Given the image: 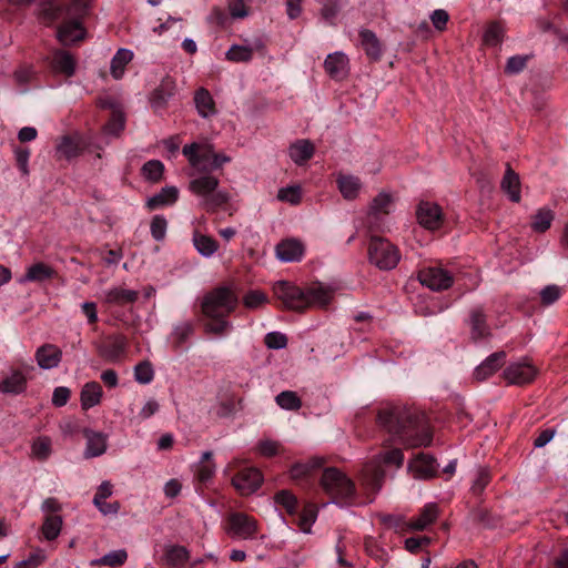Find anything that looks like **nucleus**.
Wrapping results in <instances>:
<instances>
[{"mask_svg": "<svg viewBox=\"0 0 568 568\" xmlns=\"http://www.w3.org/2000/svg\"><path fill=\"white\" fill-rule=\"evenodd\" d=\"M103 396L102 386L98 382H88L83 385L80 394L81 407L84 410L100 404Z\"/></svg>", "mask_w": 568, "mask_h": 568, "instance_id": "obj_25", "label": "nucleus"}, {"mask_svg": "<svg viewBox=\"0 0 568 568\" xmlns=\"http://www.w3.org/2000/svg\"><path fill=\"white\" fill-rule=\"evenodd\" d=\"M430 544L426 536H416L405 539V549L412 554H418Z\"/></svg>", "mask_w": 568, "mask_h": 568, "instance_id": "obj_64", "label": "nucleus"}, {"mask_svg": "<svg viewBox=\"0 0 568 568\" xmlns=\"http://www.w3.org/2000/svg\"><path fill=\"white\" fill-rule=\"evenodd\" d=\"M361 45L365 51L366 55L373 60L377 61L381 59L383 50L379 40L376 34L367 29H363L359 31Z\"/></svg>", "mask_w": 568, "mask_h": 568, "instance_id": "obj_26", "label": "nucleus"}, {"mask_svg": "<svg viewBox=\"0 0 568 568\" xmlns=\"http://www.w3.org/2000/svg\"><path fill=\"white\" fill-rule=\"evenodd\" d=\"M437 460L425 453H418L409 463V469L415 473V477L419 479H429L437 476Z\"/></svg>", "mask_w": 568, "mask_h": 568, "instance_id": "obj_15", "label": "nucleus"}, {"mask_svg": "<svg viewBox=\"0 0 568 568\" xmlns=\"http://www.w3.org/2000/svg\"><path fill=\"white\" fill-rule=\"evenodd\" d=\"M215 474V464L212 452H204L196 468V478L201 484H206Z\"/></svg>", "mask_w": 568, "mask_h": 568, "instance_id": "obj_40", "label": "nucleus"}, {"mask_svg": "<svg viewBox=\"0 0 568 568\" xmlns=\"http://www.w3.org/2000/svg\"><path fill=\"white\" fill-rule=\"evenodd\" d=\"M87 454L91 457H98L106 450V436L99 432L85 430Z\"/></svg>", "mask_w": 568, "mask_h": 568, "instance_id": "obj_38", "label": "nucleus"}, {"mask_svg": "<svg viewBox=\"0 0 568 568\" xmlns=\"http://www.w3.org/2000/svg\"><path fill=\"white\" fill-rule=\"evenodd\" d=\"M501 190L508 195L509 200L518 203L520 201V180L519 175L507 163L504 178L500 183Z\"/></svg>", "mask_w": 568, "mask_h": 568, "instance_id": "obj_24", "label": "nucleus"}, {"mask_svg": "<svg viewBox=\"0 0 568 568\" xmlns=\"http://www.w3.org/2000/svg\"><path fill=\"white\" fill-rule=\"evenodd\" d=\"M538 369L527 361L509 364L503 375L511 385L524 386L530 384L537 376Z\"/></svg>", "mask_w": 568, "mask_h": 568, "instance_id": "obj_12", "label": "nucleus"}, {"mask_svg": "<svg viewBox=\"0 0 568 568\" xmlns=\"http://www.w3.org/2000/svg\"><path fill=\"white\" fill-rule=\"evenodd\" d=\"M26 387L27 379L19 371H14L0 383V392L4 394L18 395L24 392Z\"/></svg>", "mask_w": 568, "mask_h": 568, "instance_id": "obj_36", "label": "nucleus"}, {"mask_svg": "<svg viewBox=\"0 0 568 568\" xmlns=\"http://www.w3.org/2000/svg\"><path fill=\"white\" fill-rule=\"evenodd\" d=\"M175 81L170 75L164 77L151 94L150 102L152 108L155 111L164 109L169 100L175 94Z\"/></svg>", "mask_w": 568, "mask_h": 568, "instance_id": "obj_16", "label": "nucleus"}, {"mask_svg": "<svg viewBox=\"0 0 568 568\" xmlns=\"http://www.w3.org/2000/svg\"><path fill=\"white\" fill-rule=\"evenodd\" d=\"M97 349L100 356L109 362L120 361L126 349V338L120 334L109 335L97 346Z\"/></svg>", "mask_w": 568, "mask_h": 568, "instance_id": "obj_13", "label": "nucleus"}, {"mask_svg": "<svg viewBox=\"0 0 568 568\" xmlns=\"http://www.w3.org/2000/svg\"><path fill=\"white\" fill-rule=\"evenodd\" d=\"M103 108H110L112 110L111 116L104 126L105 131L108 133L118 135L124 129V113L121 110L114 108L112 102H105Z\"/></svg>", "mask_w": 568, "mask_h": 568, "instance_id": "obj_43", "label": "nucleus"}, {"mask_svg": "<svg viewBox=\"0 0 568 568\" xmlns=\"http://www.w3.org/2000/svg\"><path fill=\"white\" fill-rule=\"evenodd\" d=\"M470 328L471 337L474 339H480L490 334L489 326L486 323V315L481 307H475L470 312Z\"/></svg>", "mask_w": 568, "mask_h": 568, "instance_id": "obj_33", "label": "nucleus"}, {"mask_svg": "<svg viewBox=\"0 0 568 568\" xmlns=\"http://www.w3.org/2000/svg\"><path fill=\"white\" fill-rule=\"evenodd\" d=\"M134 378L140 384H150L154 378V371L149 361L140 362L134 367Z\"/></svg>", "mask_w": 568, "mask_h": 568, "instance_id": "obj_52", "label": "nucleus"}, {"mask_svg": "<svg viewBox=\"0 0 568 568\" xmlns=\"http://www.w3.org/2000/svg\"><path fill=\"white\" fill-rule=\"evenodd\" d=\"M204 173L205 174L196 179H193L190 182V189L193 193L203 196L205 200L210 194H212L217 189L219 179L210 175L206 172Z\"/></svg>", "mask_w": 568, "mask_h": 568, "instance_id": "obj_30", "label": "nucleus"}, {"mask_svg": "<svg viewBox=\"0 0 568 568\" xmlns=\"http://www.w3.org/2000/svg\"><path fill=\"white\" fill-rule=\"evenodd\" d=\"M61 355V351L57 346L47 344L38 348L36 357L40 367L53 368L59 365Z\"/></svg>", "mask_w": 568, "mask_h": 568, "instance_id": "obj_31", "label": "nucleus"}, {"mask_svg": "<svg viewBox=\"0 0 568 568\" xmlns=\"http://www.w3.org/2000/svg\"><path fill=\"white\" fill-rule=\"evenodd\" d=\"M194 324L190 321L178 324L172 332V344L175 348H180L193 334Z\"/></svg>", "mask_w": 568, "mask_h": 568, "instance_id": "obj_44", "label": "nucleus"}, {"mask_svg": "<svg viewBox=\"0 0 568 568\" xmlns=\"http://www.w3.org/2000/svg\"><path fill=\"white\" fill-rule=\"evenodd\" d=\"M253 58V50L243 45H232L226 52V59L232 62H248Z\"/></svg>", "mask_w": 568, "mask_h": 568, "instance_id": "obj_54", "label": "nucleus"}, {"mask_svg": "<svg viewBox=\"0 0 568 568\" xmlns=\"http://www.w3.org/2000/svg\"><path fill=\"white\" fill-rule=\"evenodd\" d=\"M439 515V508L436 503H428L422 509L418 516L409 519V528L418 531L425 530L429 525L435 523Z\"/></svg>", "mask_w": 568, "mask_h": 568, "instance_id": "obj_23", "label": "nucleus"}, {"mask_svg": "<svg viewBox=\"0 0 568 568\" xmlns=\"http://www.w3.org/2000/svg\"><path fill=\"white\" fill-rule=\"evenodd\" d=\"M182 152L193 166H197L201 171L206 173L212 172L211 165L216 161V152L213 145L194 142L184 145Z\"/></svg>", "mask_w": 568, "mask_h": 568, "instance_id": "obj_8", "label": "nucleus"}, {"mask_svg": "<svg viewBox=\"0 0 568 568\" xmlns=\"http://www.w3.org/2000/svg\"><path fill=\"white\" fill-rule=\"evenodd\" d=\"M179 199V190L175 186H165L159 193L150 197L146 207L151 211L172 205Z\"/></svg>", "mask_w": 568, "mask_h": 568, "instance_id": "obj_27", "label": "nucleus"}, {"mask_svg": "<svg viewBox=\"0 0 568 568\" xmlns=\"http://www.w3.org/2000/svg\"><path fill=\"white\" fill-rule=\"evenodd\" d=\"M51 64L57 72L67 77L73 75L75 70V61L73 57L69 52L62 50L54 52Z\"/></svg>", "mask_w": 568, "mask_h": 568, "instance_id": "obj_37", "label": "nucleus"}, {"mask_svg": "<svg viewBox=\"0 0 568 568\" xmlns=\"http://www.w3.org/2000/svg\"><path fill=\"white\" fill-rule=\"evenodd\" d=\"M62 528V518L59 515H47L44 517L41 530L47 540L55 539Z\"/></svg>", "mask_w": 568, "mask_h": 568, "instance_id": "obj_45", "label": "nucleus"}, {"mask_svg": "<svg viewBox=\"0 0 568 568\" xmlns=\"http://www.w3.org/2000/svg\"><path fill=\"white\" fill-rule=\"evenodd\" d=\"M491 480V476L488 469L480 468L476 475V478L473 483V486L470 488L471 493L475 496H479L483 494L485 488L488 486V484Z\"/></svg>", "mask_w": 568, "mask_h": 568, "instance_id": "obj_61", "label": "nucleus"}, {"mask_svg": "<svg viewBox=\"0 0 568 568\" xmlns=\"http://www.w3.org/2000/svg\"><path fill=\"white\" fill-rule=\"evenodd\" d=\"M364 548L368 556L375 558L378 561L387 560V552L384 548H382L376 539L372 536H366L364 538Z\"/></svg>", "mask_w": 568, "mask_h": 568, "instance_id": "obj_55", "label": "nucleus"}, {"mask_svg": "<svg viewBox=\"0 0 568 568\" xmlns=\"http://www.w3.org/2000/svg\"><path fill=\"white\" fill-rule=\"evenodd\" d=\"M504 28L498 22H493L486 29L484 40L487 45H499L503 41Z\"/></svg>", "mask_w": 568, "mask_h": 568, "instance_id": "obj_59", "label": "nucleus"}, {"mask_svg": "<svg viewBox=\"0 0 568 568\" xmlns=\"http://www.w3.org/2000/svg\"><path fill=\"white\" fill-rule=\"evenodd\" d=\"M226 532L241 539H252L257 534V521L250 515L233 511L226 517Z\"/></svg>", "mask_w": 568, "mask_h": 568, "instance_id": "obj_7", "label": "nucleus"}, {"mask_svg": "<svg viewBox=\"0 0 568 568\" xmlns=\"http://www.w3.org/2000/svg\"><path fill=\"white\" fill-rule=\"evenodd\" d=\"M274 501L282 507L290 516L297 515L300 503L297 497L290 490L283 489L275 494Z\"/></svg>", "mask_w": 568, "mask_h": 568, "instance_id": "obj_41", "label": "nucleus"}, {"mask_svg": "<svg viewBox=\"0 0 568 568\" xmlns=\"http://www.w3.org/2000/svg\"><path fill=\"white\" fill-rule=\"evenodd\" d=\"M273 292L285 308L295 312H304L311 306L326 307L333 298V291L321 283L305 292L291 282L280 281L274 284Z\"/></svg>", "mask_w": 568, "mask_h": 568, "instance_id": "obj_4", "label": "nucleus"}, {"mask_svg": "<svg viewBox=\"0 0 568 568\" xmlns=\"http://www.w3.org/2000/svg\"><path fill=\"white\" fill-rule=\"evenodd\" d=\"M393 204L392 195L385 192L379 193L372 201L371 209L367 215V223L369 226H377L381 216L389 214Z\"/></svg>", "mask_w": 568, "mask_h": 568, "instance_id": "obj_18", "label": "nucleus"}, {"mask_svg": "<svg viewBox=\"0 0 568 568\" xmlns=\"http://www.w3.org/2000/svg\"><path fill=\"white\" fill-rule=\"evenodd\" d=\"M277 199L282 202L296 205L302 200V187L300 185H291L278 190Z\"/></svg>", "mask_w": 568, "mask_h": 568, "instance_id": "obj_53", "label": "nucleus"}, {"mask_svg": "<svg viewBox=\"0 0 568 568\" xmlns=\"http://www.w3.org/2000/svg\"><path fill=\"white\" fill-rule=\"evenodd\" d=\"M164 172V164L159 160H150L143 164L141 173L143 178L151 182H159Z\"/></svg>", "mask_w": 568, "mask_h": 568, "instance_id": "obj_48", "label": "nucleus"}, {"mask_svg": "<svg viewBox=\"0 0 568 568\" xmlns=\"http://www.w3.org/2000/svg\"><path fill=\"white\" fill-rule=\"evenodd\" d=\"M57 276V272L50 265L43 262H37L27 268L26 274L19 278L20 284H24L27 282L32 283H43L45 281L52 280Z\"/></svg>", "mask_w": 568, "mask_h": 568, "instance_id": "obj_20", "label": "nucleus"}, {"mask_svg": "<svg viewBox=\"0 0 568 568\" xmlns=\"http://www.w3.org/2000/svg\"><path fill=\"white\" fill-rule=\"evenodd\" d=\"M229 193L215 190L204 201L203 205L207 211H215L229 202Z\"/></svg>", "mask_w": 568, "mask_h": 568, "instance_id": "obj_57", "label": "nucleus"}, {"mask_svg": "<svg viewBox=\"0 0 568 568\" xmlns=\"http://www.w3.org/2000/svg\"><path fill=\"white\" fill-rule=\"evenodd\" d=\"M336 182L338 190L346 200H354L362 185L361 180L351 174H338Z\"/></svg>", "mask_w": 568, "mask_h": 568, "instance_id": "obj_35", "label": "nucleus"}, {"mask_svg": "<svg viewBox=\"0 0 568 568\" xmlns=\"http://www.w3.org/2000/svg\"><path fill=\"white\" fill-rule=\"evenodd\" d=\"M314 145L308 140H297L290 146V156L297 164H305L314 154Z\"/></svg>", "mask_w": 568, "mask_h": 568, "instance_id": "obj_32", "label": "nucleus"}, {"mask_svg": "<svg viewBox=\"0 0 568 568\" xmlns=\"http://www.w3.org/2000/svg\"><path fill=\"white\" fill-rule=\"evenodd\" d=\"M506 362V353L504 351L489 355L474 372V376L478 381H484L491 376Z\"/></svg>", "mask_w": 568, "mask_h": 568, "instance_id": "obj_22", "label": "nucleus"}, {"mask_svg": "<svg viewBox=\"0 0 568 568\" xmlns=\"http://www.w3.org/2000/svg\"><path fill=\"white\" fill-rule=\"evenodd\" d=\"M52 442L49 437H38L32 443V454L38 460H47L52 453Z\"/></svg>", "mask_w": 568, "mask_h": 568, "instance_id": "obj_51", "label": "nucleus"}, {"mask_svg": "<svg viewBox=\"0 0 568 568\" xmlns=\"http://www.w3.org/2000/svg\"><path fill=\"white\" fill-rule=\"evenodd\" d=\"M368 260L379 270L389 271L397 266L400 253L387 239L373 235L368 244Z\"/></svg>", "mask_w": 568, "mask_h": 568, "instance_id": "obj_6", "label": "nucleus"}, {"mask_svg": "<svg viewBox=\"0 0 568 568\" xmlns=\"http://www.w3.org/2000/svg\"><path fill=\"white\" fill-rule=\"evenodd\" d=\"M168 221L163 215H154L151 221V235L155 241H162L165 237Z\"/></svg>", "mask_w": 568, "mask_h": 568, "instance_id": "obj_60", "label": "nucleus"}, {"mask_svg": "<svg viewBox=\"0 0 568 568\" xmlns=\"http://www.w3.org/2000/svg\"><path fill=\"white\" fill-rule=\"evenodd\" d=\"M128 559V554L124 549L110 551L99 559H94L91 561V566H109V567H120Z\"/></svg>", "mask_w": 568, "mask_h": 568, "instance_id": "obj_46", "label": "nucleus"}, {"mask_svg": "<svg viewBox=\"0 0 568 568\" xmlns=\"http://www.w3.org/2000/svg\"><path fill=\"white\" fill-rule=\"evenodd\" d=\"M194 104L202 118H210L216 113L215 102L205 88H199L194 93Z\"/></svg>", "mask_w": 568, "mask_h": 568, "instance_id": "obj_28", "label": "nucleus"}, {"mask_svg": "<svg viewBox=\"0 0 568 568\" xmlns=\"http://www.w3.org/2000/svg\"><path fill=\"white\" fill-rule=\"evenodd\" d=\"M133 52L128 49H119L111 60V74L114 79H121L125 65L132 60Z\"/></svg>", "mask_w": 568, "mask_h": 568, "instance_id": "obj_42", "label": "nucleus"}, {"mask_svg": "<svg viewBox=\"0 0 568 568\" xmlns=\"http://www.w3.org/2000/svg\"><path fill=\"white\" fill-rule=\"evenodd\" d=\"M82 151L83 146L80 140L71 135L62 136L57 145V155L60 159L64 158L67 160H72L79 156L82 153Z\"/></svg>", "mask_w": 568, "mask_h": 568, "instance_id": "obj_29", "label": "nucleus"}, {"mask_svg": "<svg viewBox=\"0 0 568 568\" xmlns=\"http://www.w3.org/2000/svg\"><path fill=\"white\" fill-rule=\"evenodd\" d=\"M324 69L334 80H343L348 72V58L343 52H334L326 57Z\"/></svg>", "mask_w": 568, "mask_h": 568, "instance_id": "obj_19", "label": "nucleus"}, {"mask_svg": "<svg viewBox=\"0 0 568 568\" xmlns=\"http://www.w3.org/2000/svg\"><path fill=\"white\" fill-rule=\"evenodd\" d=\"M168 565L178 567L184 565L189 559L187 550L182 546H171L164 552Z\"/></svg>", "mask_w": 568, "mask_h": 568, "instance_id": "obj_49", "label": "nucleus"}, {"mask_svg": "<svg viewBox=\"0 0 568 568\" xmlns=\"http://www.w3.org/2000/svg\"><path fill=\"white\" fill-rule=\"evenodd\" d=\"M263 483V475L256 467H243L232 477V485L241 495L255 493Z\"/></svg>", "mask_w": 568, "mask_h": 568, "instance_id": "obj_11", "label": "nucleus"}, {"mask_svg": "<svg viewBox=\"0 0 568 568\" xmlns=\"http://www.w3.org/2000/svg\"><path fill=\"white\" fill-rule=\"evenodd\" d=\"M320 485L334 503L346 504L355 498V484L341 470L328 467L320 477Z\"/></svg>", "mask_w": 568, "mask_h": 568, "instance_id": "obj_5", "label": "nucleus"}, {"mask_svg": "<svg viewBox=\"0 0 568 568\" xmlns=\"http://www.w3.org/2000/svg\"><path fill=\"white\" fill-rule=\"evenodd\" d=\"M89 14L90 0H71L61 4L48 0L41 10V19L45 24L60 23L57 33L63 44L82 41L85 38L83 23Z\"/></svg>", "mask_w": 568, "mask_h": 568, "instance_id": "obj_2", "label": "nucleus"}, {"mask_svg": "<svg viewBox=\"0 0 568 568\" xmlns=\"http://www.w3.org/2000/svg\"><path fill=\"white\" fill-rule=\"evenodd\" d=\"M554 220V213L549 209L542 207L531 217V229L536 232H546Z\"/></svg>", "mask_w": 568, "mask_h": 568, "instance_id": "obj_47", "label": "nucleus"}, {"mask_svg": "<svg viewBox=\"0 0 568 568\" xmlns=\"http://www.w3.org/2000/svg\"><path fill=\"white\" fill-rule=\"evenodd\" d=\"M237 297L232 290L219 287L203 297L201 312L203 326L206 333L225 335L232 328L227 320L237 307Z\"/></svg>", "mask_w": 568, "mask_h": 568, "instance_id": "obj_3", "label": "nucleus"}, {"mask_svg": "<svg viewBox=\"0 0 568 568\" xmlns=\"http://www.w3.org/2000/svg\"><path fill=\"white\" fill-rule=\"evenodd\" d=\"M529 57L528 55H514L507 60L505 67V73L507 74H518L520 73L527 65Z\"/></svg>", "mask_w": 568, "mask_h": 568, "instance_id": "obj_62", "label": "nucleus"}, {"mask_svg": "<svg viewBox=\"0 0 568 568\" xmlns=\"http://www.w3.org/2000/svg\"><path fill=\"white\" fill-rule=\"evenodd\" d=\"M304 255V245L295 239H287L276 246V256L283 262H297Z\"/></svg>", "mask_w": 568, "mask_h": 568, "instance_id": "obj_21", "label": "nucleus"}, {"mask_svg": "<svg viewBox=\"0 0 568 568\" xmlns=\"http://www.w3.org/2000/svg\"><path fill=\"white\" fill-rule=\"evenodd\" d=\"M415 214L418 224L428 231H437L444 226L443 210L434 202L420 201L416 206Z\"/></svg>", "mask_w": 568, "mask_h": 568, "instance_id": "obj_9", "label": "nucleus"}, {"mask_svg": "<svg viewBox=\"0 0 568 568\" xmlns=\"http://www.w3.org/2000/svg\"><path fill=\"white\" fill-rule=\"evenodd\" d=\"M317 514V506L313 503H307L304 505L302 510L298 508L297 515H294L293 517L302 531L311 532V527L315 523Z\"/></svg>", "mask_w": 568, "mask_h": 568, "instance_id": "obj_34", "label": "nucleus"}, {"mask_svg": "<svg viewBox=\"0 0 568 568\" xmlns=\"http://www.w3.org/2000/svg\"><path fill=\"white\" fill-rule=\"evenodd\" d=\"M275 400H276V404L281 408L287 409V410H296L302 406L301 398L296 395L295 392H292V390L281 392L275 397Z\"/></svg>", "mask_w": 568, "mask_h": 568, "instance_id": "obj_50", "label": "nucleus"}, {"mask_svg": "<svg viewBox=\"0 0 568 568\" xmlns=\"http://www.w3.org/2000/svg\"><path fill=\"white\" fill-rule=\"evenodd\" d=\"M376 424L383 433L385 449L377 455L374 463L366 464L361 470L363 486L376 494L383 484V466L400 467L404 454L399 446L416 448L429 446L433 430L424 412L408 406L386 405L376 414Z\"/></svg>", "mask_w": 568, "mask_h": 568, "instance_id": "obj_1", "label": "nucleus"}, {"mask_svg": "<svg viewBox=\"0 0 568 568\" xmlns=\"http://www.w3.org/2000/svg\"><path fill=\"white\" fill-rule=\"evenodd\" d=\"M419 282L433 291H443L449 288L454 278L453 275L442 265H432L418 271Z\"/></svg>", "mask_w": 568, "mask_h": 568, "instance_id": "obj_10", "label": "nucleus"}, {"mask_svg": "<svg viewBox=\"0 0 568 568\" xmlns=\"http://www.w3.org/2000/svg\"><path fill=\"white\" fill-rule=\"evenodd\" d=\"M264 343L271 349H281L287 345V337L283 333L271 332L265 335Z\"/></svg>", "mask_w": 568, "mask_h": 568, "instance_id": "obj_63", "label": "nucleus"}, {"mask_svg": "<svg viewBox=\"0 0 568 568\" xmlns=\"http://www.w3.org/2000/svg\"><path fill=\"white\" fill-rule=\"evenodd\" d=\"M193 244L196 251L206 257L212 256L219 248V243L215 239L201 234L199 231H195L193 234Z\"/></svg>", "mask_w": 568, "mask_h": 568, "instance_id": "obj_39", "label": "nucleus"}, {"mask_svg": "<svg viewBox=\"0 0 568 568\" xmlns=\"http://www.w3.org/2000/svg\"><path fill=\"white\" fill-rule=\"evenodd\" d=\"M323 467L321 459H312L308 463H296L290 469V475L293 480L300 485H314L317 480V471Z\"/></svg>", "mask_w": 568, "mask_h": 568, "instance_id": "obj_14", "label": "nucleus"}, {"mask_svg": "<svg viewBox=\"0 0 568 568\" xmlns=\"http://www.w3.org/2000/svg\"><path fill=\"white\" fill-rule=\"evenodd\" d=\"M139 298V292L124 287L109 290L104 296V303L110 307L132 306Z\"/></svg>", "mask_w": 568, "mask_h": 568, "instance_id": "obj_17", "label": "nucleus"}, {"mask_svg": "<svg viewBox=\"0 0 568 568\" xmlns=\"http://www.w3.org/2000/svg\"><path fill=\"white\" fill-rule=\"evenodd\" d=\"M564 290L555 284L547 285L540 291V302L542 306H550L555 302H557L561 295Z\"/></svg>", "mask_w": 568, "mask_h": 568, "instance_id": "obj_56", "label": "nucleus"}, {"mask_svg": "<svg viewBox=\"0 0 568 568\" xmlns=\"http://www.w3.org/2000/svg\"><path fill=\"white\" fill-rule=\"evenodd\" d=\"M339 10L337 0H326L321 9V17L326 23L334 26Z\"/></svg>", "mask_w": 568, "mask_h": 568, "instance_id": "obj_58", "label": "nucleus"}]
</instances>
